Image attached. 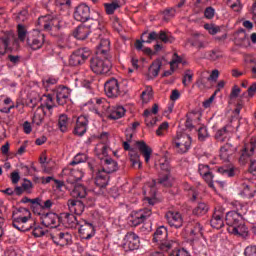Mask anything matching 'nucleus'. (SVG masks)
Returning a JSON list of instances; mask_svg holds the SVG:
<instances>
[{
  "mask_svg": "<svg viewBox=\"0 0 256 256\" xmlns=\"http://www.w3.org/2000/svg\"><path fill=\"white\" fill-rule=\"evenodd\" d=\"M191 47H195L196 49H205L206 45L205 42L195 39V40H190L189 41Z\"/></svg>",
  "mask_w": 256,
  "mask_h": 256,
  "instance_id": "e2e57ef3",
  "label": "nucleus"
},
{
  "mask_svg": "<svg viewBox=\"0 0 256 256\" xmlns=\"http://www.w3.org/2000/svg\"><path fill=\"white\" fill-rule=\"evenodd\" d=\"M192 143L193 139L189 134L178 132L172 139V148L174 149L175 153H178V155H185V153H189Z\"/></svg>",
  "mask_w": 256,
  "mask_h": 256,
  "instance_id": "20e7f679",
  "label": "nucleus"
},
{
  "mask_svg": "<svg viewBox=\"0 0 256 256\" xmlns=\"http://www.w3.org/2000/svg\"><path fill=\"white\" fill-rule=\"evenodd\" d=\"M24 216L23 215H18V216H13L12 218V227L14 229H17L18 231H23V222H24Z\"/></svg>",
  "mask_w": 256,
  "mask_h": 256,
  "instance_id": "37998d69",
  "label": "nucleus"
},
{
  "mask_svg": "<svg viewBox=\"0 0 256 256\" xmlns=\"http://www.w3.org/2000/svg\"><path fill=\"white\" fill-rule=\"evenodd\" d=\"M157 185H162V187H173V177L170 173H166L164 175H160L158 181L152 180L151 184L149 185L152 197H155L157 193L155 189Z\"/></svg>",
  "mask_w": 256,
  "mask_h": 256,
  "instance_id": "4468645a",
  "label": "nucleus"
},
{
  "mask_svg": "<svg viewBox=\"0 0 256 256\" xmlns=\"http://www.w3.org/2000/svg\"><path fill=\"white\" fill-rule=\"evenodd\" d=\"M218 173L225 175V177H235L236 170L233 167L222 166L217 169Z\"/></svg>",
  "mask_w": 256,
  "mask_h": 256,
  "instance_id": "a18cd8bd",
  "label": "nucleus"
},
{
  "mask_svg": "<svg viewBox=\"0 0 256 256\" xmlns=\"http://www.w3.org/2000/svg\"><path fill=\"white\" fill-rule=\"evenodd\" d=\"M70 195L74 199H85V197H87V188H85L83 184H74Z\"/></svg>",
  "mask_w": 256,
  "mask_h": 256,
  "instance_id": "72a5a7b5",
  "label": "nucleus"
},
{
  "mask_svg": "<svg viewBox=\"0 0 256 256\" xmlns=\"http://www.w3.org/2000/svg\"><path fill=\"white\" fill-rule=\"evenodd\" d=\"M78 227V233L81 239L89 240L92 237H95V226H93V223L88 222L87 220H80Z\"/></svg>",
  "mask_w": 256,
  "mask_h": 256,
  "instance_id": "2eb2a0df",
  "label": "nucleus"
},
{
  "mask_svg": "<svg viewBox=\"0 0 256 256\" xmlns=\"http://www.w3.org/2000/svg\"><path fill=\"white\" fill-rule=\"evenodd\" d=\"M129 155H130V161L132 163V167H137L138 165V169H141L142 163H141V156L139 155V153L132 150L130 151Z\"/></svg>",
  "mask_w": 256,
  "mask_h": 256,
  "instance_id": "c03bdc74",
  "label": "nucleus"
},
{
  "mask_svg": "<svg viewBox=\"0 0 256 256\" xmlns=\"http://www.w3.org/2000/svg\"><path fill=\"white\" fill-rule=\"evenodd\" d=\"M53 95L56 97L58 105H65L70 95L69 88L65 86H59L54 90Z\"/></svg>",
  "mask_w": 256,
  "mask_h": 256,
  "instance_id": "b1692460",
  "label": "nucleus"
},
{
  "mask_svg": "<svg viewBox=\"0 0 256 256\" xmlns=\"http://www.w3.org/2000/svg\"><path fill=\"white\" fill-rule=\"evenodd\" d=\"M165 217L170 227H175V229L183 227V216L181 215V213L175 211H168Z\"/></svg>",
  "mask_w": 256,
  "mask_h": 256,
  "instance_id": "f3484780",
  "label": "nucleus"
},
{
  "mask_svg": "<svg viewBox=\"0 0 256 256\" xmlns=\"http://www.w3.org/2000/svg\"><path fill=\"white\" fill-rule=\"evenodd\" d=\"M240 195L246 199H253V197H255V189L251 188L249 184L244 183L242 184V191L240 192Z\"/></svg>",
  "mask_w": 256,
  "mask_h": 256,
  "instance_id": "a19ab883",
  "label": "nucleus"
},
{
  "mask_svg": "<svg viewBox=\"0 0 256 256\" xmlns=\"http://www.w3.org/2000/svg\"><path fill=\"white\" fill-rule=\"evenodd\" d=\"M162 65L163 64L160 61L153 62L148 69L149 75H151L152 77H157V75H159V71H161Z\"/></svg>",
  "mask_w": 256,
  "mask_h": 256,
  "instance_id": "de8ad7c7",
  "label": "nucleus"
},
{
  "mask_svg": "<svg viewBox=\"0 0 256 256\" xmlns=\"http://www.w3.org/2000/svg\"><path fill=\"white\" fill-rule=\"evenodd\" d=\"M153 41H162V43H173L175 38L171 33L161 30L159 33L152 31L148 33L146 43H153Z\"/></svg>",
  "mask_w": 256,
  "mask_h": 256,
  "instance_id": "ddd939ff",
  "label": "nucleus"
},
{
  "mask_svg": "<svg viewBox=\"0 0 256 256\" xmlns=\"http://www.w3.org/2000/svg\"><path fill=\"white\" fill-rule=\"evenodd\" d=\"M153 215L151 208H144L138 211H132L129 215V223L131 227H138L146 222Z\"/></svg>",
  "mask_w": 256,
  "mask_h": 256,
  "instance_id": "423d86ee",
  "label": "nucleus"
},
{
  "mask_svg": "<svg viewBox=\"0 0 256 256\" xmlns=\"http://www.w3.org/2000/svg\"><path fill=\"white\" fill-rule=\"evenodd\" d=\"M167 228L164 226H160L158 229H156L153 237V242L154 243H161L162 241L167 240Z\"/></svg>",
  "mask_w": 256,
  "mask_h": 256,
  "instance_id": "4c0bfd02",
  "label": "nucleus"
},
{
  "mask_svg": "<svg viewBox=\"0 0 256 256\" xmlns=\"http://www.w3.org/2000/svg\"><path fill=\"white\" fill-rule=\"evenodd\" d=\"M89 57H91V50L89 48H80L70 56L69 63L72 67H77V65H83Z\"/></svg>",
  "mask_w": 256,
  "mask_h": 256,
  "instance_id": "9d476101",
  "label": "nucleus"
},
{
  "mask_svg": "<svg viewBox=\"0 0 256 256\" xmlns=\"http://www.w3.org/2000/svg\"><path fill=\"white\" fill-rule=\"evenodd\" d=\"M101 163L102 169L100 171L106 173L107 175L110 173H115V171L119 169L117 162L112 158H101Z\"/></svg>",
  "mask_w": 256,
  "mask_h": 256,
  "instance_id": "a878e982",
  "label": "nucleus"
},
{
  "mask_svg": "<svg viewBox=\"0 0 256 256\" xmlns=\"http://www.w3.org/2000/svg\"><path fill=\"white\" fill-rule=\"evenodd\" d=\"M204 29H206V31H208L210 35H217V33L221 31V28L219 26L213 24H205Z\"/></svg>",
  "mask_w": 256,
  "mask_h": 256,
  "instance_id": "5fc2aeb1",
  "label": "nucleus"
},
{
  "mask_svg": "<svg viewBox=\"0 0 256 256\" xmlns=\"http://www.w3.org/2000/svg\"><path fill=\"white\" fill-rule=\"evenodd\" d=\"M88 167L92 173H97L94 181L96 187H99V189H105L109 183V174L102 172V170L99 169V166H97V161L93 159L88 161Z\"/></svg>",
  "mask_w": 256,
  "mask_h": 256,
  "instance_id": "39448f33",
  "label": "nucleus"
},
{
  "mask_svg": "<svg viewBox=\"0 0 256 256\" xmlns=\"http://www.w3.org/2000/svg\"><path fill=\"white\" fill-rule=\"evenodd\" d=\"M27 15H29V12L27 10H22L20 11L17 16H16V20L19 22V23H23L25 21H27Z\"/></svg>",
  "mask_w": 256,
  "mask_h": 256,
  "instance_id": "69168bd1",
  "label": "nucleus"
},
{
  "mask_svg": "<svg viewBox=\"0 0 256 256\" xmlns=\"http://www.w3.org/2000/svg\"><path fill=\"white\" fill-rule=\"evenodd\" d=\"M233 211L226 213V224L228 225L227 231L231 235H237L238 237H247L249 230L243 220V215L247 214V206L243 205L239 201H233L230 203Z\"/></svg>",
  "mask_w": 256,
  "mask_h": 256,
  "instance_id": "f03ea898",
  "label": "nucleus"
},
{
  "mask_svg": "<svg viewBox=\"0 0 256 256\" xmlns=\"http://www.w3.org/2000/svg\"><path fill=\"white\" fill-rule=\"evenodd\" d=\"M244 254L246 256H256V246L253 245V246L246 247Z\"/></svg>",
  "mask_w": 256,
  "mask_h": 256,
  "instance_id": "774afa93",
  "label": "nucleus"
},
{
  "mask_svg": "<svg viewBox=\"0 0 256 256\" xmlns=\"http://www.w3.org/2000/svg\"><path fill=\"white\" fill-rule=\"evenodd\" d=\"M158 249L160 251H164L165 253H173V251H177V242L171 241V240H164L162 242L157 243Z\"/></svg>",
  "mask_w": 256,
  "mask_h": 256,
  "instance_id": "f704fd0d",
  "label": "nucleus"
},
{
  "mask_svg": "<svg viewBox=\"0 0 256 256\" xmlns=\"http://www.w3.org/2000/svg\"><path fill=\"white\" fill-rule=\"evenodd\" d=\"M62 219L65 227L68 229H77L79 223H81V220H78L74 214L64 213Z\"/></svg>",
  "mask_w": 256,
  "mask_h": 256,
  "instance_id": "c756f323",
  "label": "nucleus"
},
{
  "mask_svg": "<svg viewBox=\"0 0 256 256\" xmlns=\"http://www.w3.org/2000/svg\"><path fill=\"white\" fill-rule=\"evenodd\" d=\"M233 123L235 122H230L223 128L216 131L215 139L218 143H225V141H229V139L231 138V134L235 133V131L239 129V125L234 127Z\"/></svg>",
  "mask_w": 256,
  "mask_h": 256,
  "instance_id": "f8f14e48",
  "label": "nucleus"
},
{
  "mask_svg": "<svg viewBox=\"0 0 256 256\" xmlns=\"http://www.w3.org/2000/svg\"><path fill=\"white\" fill-rule=\"evenodd\" d=\"M190 83H193V72H191V70H186L184 72L182 84L184 87H188Z\"/></svg>",
  "mask_w": 256,
  "mask_h": 256,
  "instance_id": "864d4df0",
  "label": "nucleus"
},
{
  "mask_svg": "<svg viewBox=\"0 0 256 256\" xmlns=\"http://www.w3.org/2000/svg\"><path fill=\"white\" fill-rule=\"evenodd\" d=\"M254 152H255V144L253 143L247 144L244 148V153L242 154L241 159H243L245 155H247L248 157H251V155H253Z\"/></svg>",
  "mask_w": 256,
  "mask_h": 256,
  "instance_id": "13d9d810",
  "label": "nucleus"
},
{
  "mask_svg": "<svg viewBox=\"0 0 256 256\" xmlns=\"http://www.w3.org/2000/svg\"><path fill=\"white\" fill-rule=\"evenodd\" d=\"M21 212L24 213V221H22V231H31L35 227L36 222L31 218V212L27 208H22Z\"/></svg>",
  "mask_w": 256,
  "mask_h": 256,
  "instance_id": "c85d7f7f",
  "label": "nucleus"
},
{
  "mask_svg": "<svg viewBox=\"0 0 256 256\" xmlns=\"http://www.w3.org/2000/svg\"><path fill=\"white\" fill-rule=\"evenodd\" d=\"M95 102L94 112L99 117L105 115L108 119L117 120L125 115V108L122 106L111 107L107 100L101 98H96Z\"/></svg>",
  "mask_w": 256,
  "mask_h": 256,
  "instance_id": "7ed1b4c3",
  "label": "nucleus"
},
{
  "mask_svg": "<svg viewBox=\"0 0 256 256\" xmlns=\"http://www.w3.org/2000/svg\"><path fill=\"white\" fill-rule=\"evenodd\" d=\"M209 212V205H207L205 202H200L197 207L193 209V215H196L197 217H201V215H207Z\"/></svg>",
  "mask_w": 256,
  "mask_h": 256,
  "instance_id": "ea45409f",
  "label": "nucleus"
},
{
  "mask_svg": "<svg viewBox=\"0 0 256 256\" xmlns=\"http://www.w3.org/2000/svg\"><path fill=\"white\" fill-rule=\"evenodd\" d=\"M89 33H91V25L85 26V25H79L74 31L73 36L75 39H79L80 41H83L89 37Z\"/></svg>",
  "mask_w": 256,
  "mask_h": 256,
  "instance_id": "7c9ffc66",
  "label": "nucleus"
},
{
  "mask_svg": "<svg viewBox=\"0 0 256 256\" xmlns=\"http://www.w3.org/2000/svg\"><path fill=\"white\" fill-rule=\"evenodd\" d=\"M187 117L189 118V121H192L194 125H197V123L201 121V114L199 112H189Z\"/></svg>",
  "mask_w": 256,
  "mask_h": 256,
  "instance_id": "6e6d98bb",
  "label": "nucleus"
},
{
  "mask_svg": "<svg viewBox=\"0 0 256 256\" xmlns=\"http://www.w3.org/2000/svg\"><path fill=\"white\" fill-rule=\"evenodd\" d=\"M27 45L32 51H39L45 45V34L41 31L34 30L27 38Z\"/></svg>",
  "mask_w": 256,
  "mask_h": 256,
  "instance_id": "1a4fd4ad",
  "label": "nucleus"
},
{
  "mask_svg": "<svg viewBox=\"0 0 256 256\" xmlns=\"http://www.w3.org/2000/svg\"><path fill=\"white\" fill-rule=\"evenodd\" d=\"M140 153L143 155L145 162L149 163L150 159H151V155L153 153V149H151V147H149V145H147V143H145V141H138L136 143Z\"/></svg>",
  "mask_w": 256,
  "mask_h": 256,
  "instance_id": "473e14b6",
  "label": "nucleus"
},
{
  "mask_svg": "<svg viewBox=\"0 0 256 256\" xmlns=\"http://www.w3.org/2000/svg\"><path fill=\"white\" fill-rule=\"evenodd\" d=\"M143 103H149L153 99V87L146 86L145 90L141 94Z\"/></svg>",
  "mask_w": 256,
  "mask_h": 256,
  "instance_id": "49530a36",
  "label": "nucleus"
},
{
  "mask_svg": "<svg viewBox=\"0 0 256 256\" xmlns=\"http://www.w3.org/2000/svg\"><path fill=\"white\" fill-rule=\"evenodd\" d=\"M54 243L56 245H60L61 247H65V245H69L71 243L73 237L69 232H61V231H55L51 235Z\"/></svg>",
  "mask_w": 256,
  "mask_h": 256,
  "instance_id": "a211bd4d",
  "label": "nucleus"
},
{
  "mask_svg": "<svg viewBox=\"0 0 256 256\" xmlns=\"http://www.w3.org/2000/svg\"><path fill=\"white\" fill-rule=\"evenodd\" d=\"M87 161V154H77L70 165H79V163H85Z\"/></svg>",
  "mask_w": 256,
  "mask_h": 256,
  "instance_id": "4d7b16f0",
  "label": "nucleus"
},
{
  "mask_svg": "<svg viewBox=\"0 0 256 256\" xmlns=\"http://www.w3.org/2000/svg\"><path fill=\"white\" fill-rule=\"evenodd\" d=\"M208 57L211 61H217V59H221V57H223V54H221V51L219 50H211Z\"/></svg>",
  "mask_w": 256,
  "mask_h": 256,
  "instance_id": "0e129e2a",
  "label": "nucleus"
},
{
  "mask_svg": "<svg viewBox=\"0 0 256 256\" xmlns=\"http://www.w3.org/2000/svg\"><path fill=\"white\" fill-rule=\"evenodd\" d=\"M169 256H191V253L184 248L173 250Z\"/></svg>",
  "mask_w": 256,
  "mask_h": 256,
  "instance_id": "052dcab7",
  "label": "nucleus"
},
{
  "mask_svg": "<svg viewBox=\"0 0 256 256\" xmlns=\"http://www.w3.org/2000/svg\"><path fill=\"white\" fill-rule=\"evenodd\" d=\"M17 32H18V39L22 43L25 42V39H27V29L23 24H18L17 26Z\"/></svg>",
  "mask_w": 256,
  "mask_h": 256,
  "instance_id": "3c124183",
  "label": "nucleus"
},
{
  "mask_svg": "<svg viewBox=\"0 0 256 256\" xmlns=\"http://www.w3.org/2000/svg\"><path fill=\"white\" fill-rule=\"evenodd\" d=\"M209 81V72H202L196 81V85L199 89H207Z\"/></svg>",
  "mask_w": 256,
  "mask_h": 256,
  "instance_id": "58836bf2",
  "label": "nucleus"
},
{
  "mask_svg": "<svg viewBox=\"0 0 256 256\" xmlns=\"http://www.w3.org/2000/svg\"><path fill=\"white\" fill-rule=\"evenodd\" d=\"M53 97H55V95L53 94H48L46 96V100L44 105H42V107H44V109H47L48 111H53V107H55V103L53 102Z\"/></svg>",
  "mask_w": 256,
  "mask_h": 256,
  "instance_id": "8fccbe9b",
  "label": "nucleus"
},
{
  "mask_svg": "<svg viewBox=\"0 0 256 256\" xmlns=\"http://www.w3.org/2000/svg\"><path fill=\"white\" fill-rule=\"evenodd\" d=\"M38 25L44 31H59L61 29V20L51 15L42 16L38 18Z\"/></svg>",
  "mask_w": 256,
  "mask_h": 256,
  "instance_id": "6e6552de",
  "label": "nucleus"
},
{
  "mask_svg": "<svg viewBox=\"0 0 256 256\" xmlns=\"http://www.w3.org/2000/svg\"><path fill=\"white\" fill-rule=\"evenodd\" d=\"M104 91L110 99H115L121 95V89L119 87V81L115 78H112L105 82Z\"/></svg>",
  "mask_w": 256,
  "mask_h": 256,
  "instance_id": "dca6fc26",
  "label": "nucleus"
},
{
  "mask_svg": "<svg viewBox=\"0 0 256 256\" xmlns=\"http://www.w3.org/2000/svg\"><path fill=\"white\" fill-rule=\"evenodd\" d=\"M45 119V107L40 106L36 109L34 116L32 118V123L37 125V127H41L43 125V121Z\"/></svg>",
  "mask_w": 256,
  "mask_h": 256,
  "instance_id": "e433bc0d",
  "label": "nucleus"
},
{
  "mask_svg": "<svg viewBox=\"0 0 256 256\" xmlns=\"http://www.w3.org/2000/svg\"><path fill=\"white\" fill-rule=\"evenodd\" d=\"M41 223L44 227H57V221H59V216L55 213L41 214Z\"/></svg>",
  "mask_w": 256,
  "mask_h": 256,
  "instance_id": "cd10ccee",
  "label": "nucleus"
},
{
  "mask_svg": "<svg viewBox=\"0 0 256 256\" xmlns=\"http://www.w3.org/2000/svg\"><path fill=\"white\" fill-rule=\"evenodd\" d=\"M94 39H99V42L96 47V56L90 60V69L96 75H107L111 71V60H109L111 42L107 38V30L105 28L94 30Z\"/></svg>",
  "mask_w": 256,
  "mask_h": 256,
  "instance_id": "f257e3e1",
  "label": "nucleus"
},
{
  "mask_svg": "<svg viewBox=\"0 0 256 256\" xmlns=\"http://www.w3.org/2000/svg\"><path fill=\"white\" fill-rule=\"evenodd\" d=\"M63 175H68V183L70 185H77V181H81L83 179V172L71 168H65L62 170Z\"/></svg>",
  "mask_w": 256,
  "mask_h": 256,
  "instance_id": "412c9836",
  "label": "nucleus"
},
{
  "mask_svg": "<svg viewBox=\"0 0 256 256\" xmlns=\"http://www.w3.org/2000/svg\"><path fill=\"white\" fill-rule=\"evenodd\" d=\"M198 173L204 179V181L208 184L211 189H215V184L213 183V172H211V168L207 164H199L198 165Z\"/></svg>",
  "mask_w": 256,
  "mask_h": 256,
  "instance_id": "6ab92c4d",
  "label": "nucleus"
},
{
  "mask_svg": "<svg viewBox=\"0 0 256 256\" xmlns=\"http://www.w3.org/2000/svg\"><path fill=\"white\" fill-rule=\"evenodd\" d=\"M185 190H186V191H189V195L192 196V201H197V197H198V195H199V192L197 191L196 188L191 187V186H189V185H186V186H185Z\"/></svg>",
  "mask_w": 256,
  "mask_h": 256,
  "instance_id": "680f3d73",
  "label": "nucleus"
},
{
  "mask_svg": "<svg viewBox=\"0 0 256 256\" xmlns=\"http://www.w3.org/2000/svg\"><path fill=\"white\" fill-rule=\"evenodd\" d=\"M119 7L121 6L117 2L104 3V9L107 15H113V13H115Z\"/></svg>",
  "mask_w": 256,
  "mask_h": 256,
  "instance_id": "09e8293b",
  "label": "nucleus"
},
{
  "mask_svg": "<svg viewBox=\"0 0 256 256\" xmlns=\"http://www.w3.org/2000/svg\"><path fill=\"white\" fill-rule=\"evenodd\" d=\"M237 151V147L231 143H226L220 148V157L223 161H229V157Z\"/></svg>",
  "mask_w": 256,
  "mask_h": 256,
  "instance_id": "2f4dec72",
  "label": "nucleus"
},
{
  "mask_svg": "<svg viewBox=\"0 0 256 256\" xmlns=\"http://www.w3.org/2000/svg\"><path fill=\"white\" fill-rule=\"evenodd\" d=\"M223 217H225V210L223 208L216 209L210 220L211 227H213V229H221L224 225Z\"/></svg>",
  "mask_w": 256,
  "mask_h": 256,
  "instance_id": "4be33fe9",
  "label": "nucleus"
},
{
  "mask_svg": "<svg viewBox=\"0 0 256 256\" xmlns=\"http://www.w3.org/2000/svg\"><path fill=\"white\" fill-rule=\"evenodd\" d=\"M89 125V119L87 116H79L76 120V125L74 127V135L78 137H83L87 133V127Z\"/></svg>",
  "mask_w": 256,
  "mask_h": 256,
  "instance_id": "aec40b11",
  "label": "nucleus"
},
{
  "mask_svg": "<svg viewBox=\"0 0 256 256\" xmlns=\"http://www.w3.org/2000/svg\"><path fill=\"white\" fill-rule=\"evenodd\" d=\"M74 19L76 21H80L81 23H85L86 21H93L92 25H99L100 21L97 19L91 18V8L87 6V4H80L76 7L74 12Z\"/></svg>",
  "mask_w": 256,
  "mask_h": 256,
  "instance_id": "0eeeda50",
  "label": "nucleus"
},
{
  "mask_svg": "<svg viewBox=\"0 0 256 256\" xmlns=\"http://www.w3.org/2000/svg\"><path fill=\"white\" fill-rule=\"evenodd\" d=\"M107 149H109L107 147V144L105 143H98L94 149L95 154L97 155V157H99V159H103V157H107Z\"/></svg>",
  "mask_w": 256,
  "mask_h": 256,
  "instance_id": "79ce46f5",
  "label": "nucleus"
},
{
  "mask_svg": "<svg viewBox=\"0 0 256 256\" xmlns=\"http://www.w3.org/2000/svg\"><path fill=\"white\" fill-rule=\"evenodd\" d=\"M11 41H15V34L12 32H6L0 37V56H3L9 50V45Z\"/></svg>",
  "mask_w": 256,
  "mask_h": 256,
  "instance_id": "5701e85b",
  "label": "nucleus"
},
{
  "mask_svg": "<svg viewBox=\"0 0 256 256\" xmlns=\"http://www.w3.org/2000/svg\"><path fill=\"white\" fill-rule=\"evenodd\" d=\"M71 125V120L67 114H60L58 117V129L61 133H67Z\"/></svg>",
  "mask_w": 256,
  "mask_h": 256,
  "instance_id": "c9c22d12",
  "label": "nucleus"
},
{
  "mask_svg": "<svg viewBox=\"0 0 256 256\" xmlns=\"http://www.w3.org/2000/svg\"><path fill=\"white\" fill-rule=\"evenodd\" d=\"M141 245V240L139 239V235L135 234V232H128L124 236L122 247L126 251H137Z\"/></svg>",
  "mask_w": 256,
  "mask_h": 256,
  "instance_id": "9b49d317",
  "label": "nucleus"
},
{
  "mask_svg": "<svg viewBox=\"0 0 256 256\" xmlns=\"http://www.w3.org/2000/svg\"><path fill=\"white\" fill-rule=\"evenodd\" d=\"M186 231L190 233V237H199L203 235V226L197 220H190L186 225Z\"/></svg>",
  "mask_w": 256,
  "mask_h": 256,
  "instance_id": "393cba45",
  "label": "nucleus"
},
{
  "mask_svg": "<svg viewBox=\"0 0 256 256\" xmlns=\"http://www.w3.org/2000/svg\"><path fill=\"white\" fill-rule=\"evenodd\" d=\"M228 5L236 13H239V11L243 9V4L241 3V0H228Z\"/></svg>",
  "mask_w": 256,
  "mask_h": 256,
  "instance_id": "603ef678",
  "label": "nucleus"
},
{
  "mask_svg": "<svg viewBox=\"0 0 256 256\" xmlns=\"http://www.w3.org/2000/svg\"><path fill=\"white\" fill-rule=\"evenodd\" d=\"M67 205L70 213H74L75 215H83V211H85V204L79 200L70 199Z\"/></svg>",
  "mask_w": 256,
  "mask_h": 256,
  "instance_id": "bb28decb",
  "label": "nucleus"
},
{
  "mask_svg": "<svg viewBox=\"0 0 256 256\" xmlns=\"http://www.w3.org/2000/svg\"><path fill=\"white\" fill-rule=\"evenodd\" d=\"M32 229V235H34V237H43V235H45L43 228H41V226H37V224Z\"/></svg>",
  "mask_w": 256,
  "mask_h": 256,
  "instance_id": "338daca9",
  "label": "nucleus"
},
{
  "mask_svg": "<svg viewBox=\"0 0 256 256\" xmlns=\"http://www.w3.org/2000/svg\"><path fill=\"white\" fill-rule=\"evenodd\" d=\"M209 137V132L207 131V127L202 126L198 129V139L199 141H205Z\"/></svg>",
  "mask_w": 256,
  "mask_h": 256,
  "instance_id": "bf43d9fd",
  "label": "nucleus"
}]
</instances>
